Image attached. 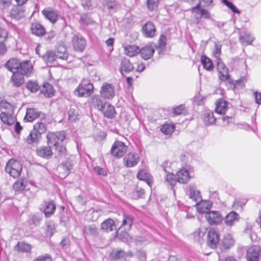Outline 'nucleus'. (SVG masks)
Masks as SVG:
<instances>
[{
	"label": "nucleus",
	"instance_id": "nucleus-1",
	"mask_svg": "<svg viewBox=\"0 0 261 261\" xmlns=\"http://www.w3.org/2000/svg\"><path fill=\"white\" fill-rule=\"evenodd\" d=\"M0 108L3 110L0 114V118L7 125H12L16 120L14 115V107L7 101L0 102Z\"/></svg>",
	"mask_w": 261,
	"mask_h": 261
},
{
	"label": "nucleus",
	"instance_id": "nucleus-2",
	"mask_svg": "<svg viewBox=\"0 0 261 261\" xmlns=\"http://www.w3.org/2000/svg\"><path fill=\"white\" fill-rule=\"evenodd\" d=\"M94 92L93 84L89 80L83 79L78 87L75 89L74 94L79 97L90 96Z\"/></svg>",
	"mask_w": 261,
	"mask_h": 261
},
{
	"label": "nucleus",
	"instance_id": "nucleus-3",
	"mask_svg": "<svg viewBox=\"0 0 261 261\" xmlns=\"http://www.w3.org/2000/svg\"><path fill=\"white\" fill-rule=\"evenodd\" d=\"M22 167L19 162L11 159L7 162L5 171L14 178L18 177L21 173Z\"/></svg>",
	"mask_w": 261,
	"mask_h": 261
},
{
	"label": "nucleus",
	"instance_id": "nucleus-4",
	"mask_svg": "<svg viewBox=\"0 0 261 261\" xmlns=\"http://www.w3.org/2000/svg\"><path fill=\"white\" fill-rule=\"evenodd\" d=\"M66 137L65 132L64 130L50 132L46 136L47 143L50 146H56L62 143Z\"/></svg>",
	"mask_w": 261,
	"mask_h": 261
},
{
	"label": "nucleus",
	"instance_id": "nucleus-5",
	"mask_svg": "<svg viewBox=\"0 0 261 261\" xmlns=\"http://www.w3.org/2000/svg\"><path fill=\"white\" fill-rule=\"evenodd\" d=\"M127 148V146L123 142L116 141L112 146L111 152L114 156L120 158L126 153Z\"/></svg>",
	"mask_w": 261,
	"mask_h": 261
},
{
	"label": "nucleus",
	"instance_id": "nucleus-6",
	"mask_svg": "<svg viewBox=\"0 0 261 261\" xmlns=\"http://www.w3.org/2000/svg\"><path fill=\"white\" fill-rule=\"evenodd\" d=\"M73 168L72 161L66 159L63 161L58 166V170L60 176L62 178L66 177L70 172Z\"/></svg>",
	"mask_w": 261,
	"mask_h": 261
},
{
	"label": "nucleus",
	"instance_id": "nucleus-7",
	"mask_svg": "<svg viewBox=\"0 0 261 261\" xmlns=\"http://www.w3.org/2000/svg\"><path fill=\"white\" fill-rule=\"evenodd\" d=\"M261 247L257 245H253L249 247L246 254L247 261H259V257L261 255Z\"/></svg>",
	"mask_w": 261,
	"mask_h": 261
},
{
	"label": "nucleus",
	"instance_id": "nucleus-8",
	"mask_svg": "<svg viewBox=\"0 0 261 261\" xmlns=\"http://www.w3.org/2000/svg\"><path fill=\"white\" fill-rule=\"evenodd\" d=\"M38 118H40L41 119H45L46 116L45 114L38 111L36 109H27L26 114L24 118V120L27 122H32Z\"/></svg>",
	"mask_w": 261,
	"mask_h": 261
},
{
	"label": "nucleus",
	"instance_id": "nucleus-9",
	"mask_svg": "<svg viewBox=\"0 0 261 261\" xmlns=\"http://www.w3.org/2000/svg\"><path fill=\"white\" fill-rule=\"evenodd\" d=\"M100 94L106 99H111L115 95V88L111 84L104 83L101 87Z\"/></svg>",
	"mask_w": 261,
	"mask_h": 261
},
{
	"label": "nucleus",
	"instance_id": "nucleus-10",
	"mask_svg": "<svg viewBox=\"0 0 261 261\" xmlns=\"http://www.w3.org/2000/svg\"><path fill=\"white\" fill-rule=\"evenodd\" d=\"M205 218L210 225H217L223 220V216L218 211H210L205 215Z\"/></svg>",
	"mask_w": 261,
	"mask_h": 261
},
{
	"label": "nucleus",
	"instance_id": "nucleus-11",
	"mask_svg": "<svg viewBox=\"0 0 261 261\" xmlns=\"http://www.w3.org/2000/svg\"><path fill=\"white\" fill-rule=\"evenodd\" d=\"M140 50L139 53L141 58L145 60H147L153 57L155 51V47L153 44H147L140 49Z\"/></svg>",
	"mask_w": 261,
	"mask_h": 261
},
{
	"label": "nucleus",
	"instance_id": "nucleus-12",
	"mask_svg": "<svg viewBox=\"0 0 261 261\" xmlns=\"http://www.w3.org/2000/svg\"><path fill=\"white\" fill-rule=\"evenodd\" d=\"M89 103L91 108L101 111L103 109V107L106 106L107 102L102 100L101 96L94 95L89 100Z\"/></svg>",
	"mask_w": 261,
	"mask_h": 261
},
{
	"label": "nucleus",
	"instance_id": "nucleus-13",
	"mask_svg": "<svg viewBox=\"0 0 261 261\" xmlns=\"http://www.w3.org/2000/svg\"><path fill=\"white\" fill-rule=\"evenodd\" d=\"M139 161V156L136 152H129L123 158L124 165L127 168L135 166Z\"/></svg>",
	"mask_w": 261,
	"mask_h": 261
},
{
	"label": "nucleus",
	"instance_id": "nucleus-14",
	"mask_svg": "<svg viewBox=\"0 0 261 261\" xmlns=\"http://www.w3.org/2000/svg\"><path fill=\"white\" fill-rule=\"evenodd\" d=\"M72 46L77 52H83L86 46V41L82 37L75 35L72 38Z\"/></svg>",
	"mask_w": 261,
	"mask_h": 261
},
{
	"label": "nucleus",
	"instance_id": "nucleus-15",
	"mask_svg": "<svg viewBox=\"0 0 261 261\" xmlns=\"http://www.w3.org/2000/svg\"><path fill=\"white\" fill-rule=\"evenodd\" d=\"M220 238L219 234L214 229H211L208 232L207 234V242L208 246L211 248L216 247L217 244L219 243Z\"/></svg>",
	"mask_w": 261,
	"mask_h": 261
},
{
	"label": "nucleus",
	"instance_id": "nucleus-16",
	"mask_svg": "<svg viewBox=\"0 0 261 261\" xmlns=\"http://www.w3.org/2000/svg\"><path fill=\"white\" fill-rule=\"evenodd\" d=\"M109 257L112 261H123L126 259L125 252L120 248L113 249Z\"/></svg>",
	"mask_w": 261,
	"mask_h": 261
},
{
	"label": "nucleus",
	"instance_id": "nucleus-17",
	"mask_svg": "<svg viewBox=\"0 0 261 261\" xmlns=\"http://www.w3.org/2000/svg\"><path fill=\"white\" fill-rule=\"evenodd\" d=\"M155 31V27L154 24L150 21L147 22L142 28V33L145 37L151 38L153 37Z\"/></svg>",
	"mask_w": 261,
	"mask_h": 261
},
{
	"label": "nucleus",
	"instance_id": "nucleus-18",
	"mask_svg": "<svg viewBox=\"0 0 261 261\" xmlns=\"http://www.w3.org/2000/svg\"><path fill=\"white\" fill-rule=\"evenodd\" d=\"M134 70V66L132 63L130 62L129 59L126 58H123L120 62L119 71L121 74L123 72L128 73Z\"/></svg>",
	"mask_w": 261,
	"mask_h": 261
},
{
	"label": "nucleus",
	"instance_id": "nucleus-19",
	"mask_svg": "<svg viewBox=\"0 0 261 261\" xmlns=\"http://www.w3.org/2000/svg\"><path fill=\"white\" fill-rule=\"evenodd\" d=\"M10 82L14 87H19L24 82V75L19 71H15L10 79Z\"/></svg>",
	"mask_w": 261,
	"mask_h": 261
},
{
	"label": "nucleus",
	"instance_id": "nucleus-20",
	"mask_svg": "<svg viewBox=\"0 0 261 261\" xmlns=\"http://www.w3.org/2000/svg\"><path fill=\"white\" fill-rule=\"evenodd\" d=\"M43 207V213L45 217H50L54 214L56 205L54 200L45 201Z\"/></svg>",
	"mask_w": 261,
	"mask_h": 261
},
{
	"label": "nucleus",
	"instance_id": "nucleus-21",
	"mask_svg": "<svg viewBox=\"0 0 261 261\" xmlns=\"http://www.w3.org/2000/svg\"><path fill=\"white\" fill-rule=\"evenodd\" d=\"M177 182L181 184L187 183L191 177L188 169L185 168L179 170L176 173Z\"/></svg>",
	"mask_w": 261,
	"mask_h": 261
},
{
	"label": "nucleus",
	"instance_id": "nucleus-22",
	"mask_svg": "<svg viewBox=\"0 0 261 261\" xmlns=\"http://www.w3.org/2000/svg\"><path fill=\"white\" fill-rule=\"evenodd\" d=\"M43 15L53 23H55L58 19L57 13L50 8H47L42 11Z\"/></svg>",
	"mask_w": 261,
	"mask_h": 261
},
{
	"label": "nucleus",
	"instance_id": "nucleus-23",
	"mask_svg": "<svg viewBox=\"0 0 261 261\" xmlns=\"http://www.w3.org/2000/svg\"><path fill=\"white\" fill-rule=\"evenodd\" d=\"M239 219V215L234 211H231L226 215L224 220L227 226H231L236 222H238Z\"/></svg>",
	"mask_w": 261,
	"mask_h": 261
},
{
	"label": "nucleus",
	"instance_id": "nucleus-24",
	"mask_svg": "<svg viewBox=\"0 0 261 261\" xmlns=\"http://www.w3.org/2000/svg\"><path fill=\"white\" fill-rule=\"evenodd\" d=\"M20 61L16 58H11L5 64V67L10 71L14 73L15 71H19Z\"/></svg>",
	"mask_w": 261,
	"mask_h": 261
},
{
	"label": "nucleus",
	"instance_id": "nucleus-25",
	"mask_svg": "<svg viewBox=\"0 0 261 261\" xmlns=\"http://www.w3.org/2000/svg\"><path fill=\"white\" fill-rule=\"evenodd\" d=\"M31 31L33 34L38 37H41L45 35L46 33V31L44 27L38 22L32 23Z\"/></svg>",
	"mask_w": 261,
	"mask_h": 261
},
{
	"label": "nucleus",
	"instance_id": "nucleus-26",
	"mask_svg": "<svg viewBox=\"0 0 261 261\" xmlns=\"http://www.w3.org/2000/svg\"><path fill=\"white\" fill-rule=\"evenodd\" d=\"M137 177L140 180L145 181L150 187H151L153 183L152 177L145 170H141L139 171L137 173Z\"/></svg>",
	"mask_w": 261,
	"mask_h": 261
},
{
	"label": "nucleus",
	"instance_id": "nucleus-27",
	"mask_svg": "<svg viewBox=\"0 0 261 261\" xmlns=\"http://www.w3.org/2000/svg\"><path fill=\"white\" fill-rule=\"evenodd\" d=\"M134 217L129 214H123L122 224L119 229L123 228L125 230H129L134 221Z\"/></svg>",
	"mask_w": 261,
	"mask_h": 261
},
{
	"label": "nucleus",
	"instance_id": "nucleus-28",
	"mask_svg": "<svg viewBox=\"0 0 261 261\" xmlns=\"http://www.w3.org/2000/svg\"><path fill=\"white\" fill-rule=\"evenodd\" d=\"M10 15L12 18L20 20L24 17V9L21 6H15L13 8Z\"/></svg>",
	"mask_w": 261,
	"mask_h": 261
},
{
	"label": "nucleus",
	"instance_id": "nucleus-29",
	"mask_svg": "<svg viewBox=\"0 0 261 261\" xmlns=\"http://www.w3.org/2000/svg\"><path fill=\"white\" fill-rule=\"evenodd\" d=\"M33 66L30 61H23L20 63L19 72L23 75H28L32 72Z\"/></svg>",
	"mask_w": 261,
	"mask_h": 261
},
{
	"label": "nucleus",
	"instance_id": "nucleus-30",
	"mask_svg": "<svg viewBox=\"0 0 261 261\" xmlns=\"http://www.w3.org/2000/svg\"><path fill=\"white\" fill-rule=\"evenodd\" d=\"M196 205L198 212L201 214H205V215L210 212L212 206V204L208 201L202 199L196 202Z\"/></svg>",
	"mask_w": 261,
	"mask_h": 261
},
{
	"label": "nucleus",
	"instance_id": "nucleus-31",
	"mask_svg": "<svg viewBox=\"0 0 261 261\" xmlns=\"http://www.w3.org/2000/svg\"><path fill=\"white\" fill-rule=\"evenodd\" d=\"M189 197L196 202L201 200V196L200 192L198 190L194 185L189 186Z\"/></svg>",
	"mask_w": 261,
	"mask_h": 261
},
{
	"label": "nucleus",
	"instance_id": "nucleus-32",
	"mask_svg": "<svg viewBox=\"0 0 261 261\" xmlns=\"http://www.w3.org/2000/svg\"><path fill=\"white\" fill-rule=\"evenodd\" d=\"M41 139V137L39 135L32 130L25 138V142L29 145L38 144Z\"/></svg>",
	"mask_w": 261,
	"mask_h": 261
},
{
	"label": "nucleus",
	"instance_id": "nucleus-33",
	"mask_svg": "<svg viewBox=\"0 0 261 261\" xmlns=\"http://www.w3.org/2000/svg\"><path fill=\"white\" fill-rule=\"evenodd\" d=\"M227 110V102L222 98L216 102L215 112L219 114H224Z\"/></svg>",
	"mask_w": 261,
	"mask_h": 261
},
{
	"label": "nucleus",
	"instance_id": "nucleus-34",
	"mask_svg": "<svg viewBox=\"0 0 261 261\" xmlns=\"http://www.w3.org/2000/svg\"><path fill=\"white\" fill-rule=\"evenodd\" d=\"M100 228L101 230L107 232L112 231L116 229L114 220L110 218L105 220L101 224Z\"/></svg>",
	"mask_w": 261,
	"mask_h": 261
},
{
	"label": "nucleus",
	"instance_id": "nucleus-35",
	"mask_svg": "<svg viewBox=\"0 0 261 261\" xmlns=\"http://www.w3.org/2000/svg\"><path fill=\"white\" fill-rule=\"evenodd\" d=\"M37 152L39 156L45 159L50 158L53 154L50 145L49 146H43L37 149Z\"/></svg>",
	"mask_w": 261,
	"mask_h": 261
},
{
	"label": "nucleus",
	"instance_id": "nucleus-36",
	"mask_svg": "<svg viewBox=\"0 0 261 261\" xmlns=\"http://www.w3.org/2000/svg\"><path fill=\"white\" fill-rule=\"evenodd\" d=\"M83 232L85 234L91 235L94 237L97 236L99 233L98 228L94 224L84 226Z\"/></svg>",
	"mask_w": 261,
	"mask_h": 261
},
{
	"label": "nucleus",
	"instance_id": "nucleus-37",
	"mask_svg": "<svg viewBox=\"0 0 261 261\" xmlns=\"http://www.w3.org/2000/svg\"><path fill=\"white\" fill-rule=\"evenodd\" d=\"M104 116L109 118H114L115 114V110L114 107L110 103H107L103 109L101 110Z\"/></svg>",
	"mask_w": 261,
	"mask_h": 261
},
{
	"label": "nucleus",
	"instance_id": "nucleus-38",
	"mask_svg": "<svg viewBox=\"0 0 261 261\" xmlns=\"http://www.w3.org/2000/svg\"><path fill=\"white\" fill-rule=\"evenodd\" d=\"M140 51V48L135 45H126L124 47L125 54L130 57L136 56Z\"/></svg>",
	"mask_w": 261,
	"mask_h": 261
},
{
	"label": "nucleus",
	"instance_id": "nucleus-39",
	"mask_svg": "<svg viewBox=\"0 0 261 261\" xmlns=\"http://www.w3.org/2000/svg\"><path fill=\"white\" fill-rule=\"evenodd\" d=\"M42 58L46 64H51L58 59L56 53L49 50L42 56Z\"/></svg>",
	"mask_w": 261,
	"mask_h": 261
},
{
	"label": "nucleus",
	"instance_id": "nucleus-40",
	"mask_svg": "<svg viewBox=\"0 0 261 261\" xmlns=\"http://www.w3.org/2000/svg\"><path fill=\"white\" fill-rule=\"evenodd\" d=\"M41 92L46 97H50L54 95V90L53 86L46 83L43 85L42 88L41 90Z\"/></svg>",
	"mask_w": 261,
	"mask_h": 261
},
{
	"label": "nucleus",
	"instance_id": "nucleus-41",
	"mask_svg": "<svg viewBox=\"0 0 261 261\" xmlns=\"http://www.w3.org/2000/svg\"><path fill=\"white\" fill-rule=\"evenodd\" d=\"M165 181L166 182L167 185L170 186L171 189H173L176 182H177V176L172 173L168 172L166 175Z\"/></svg>",
	"mask_w": 261,
	"mask_h": 261
},
{
	"label": "nucleus",
	"instance_id": "nucleus-42",
	"mask_svg": "<svg viewBox=\"0 0 261 261\" xmlns=\"http://www.w3.org/2000/svg\"><path fill=\"white\" fill-rule=\"evenodd\" d=\"M32 249L31 246L23 242H18L14 249L19 252H28Z\"/></svg>",
	"mask_w": 261,
	"mask_h": 261
},
{
	"label": "nucleus",
	"instance_id": "nucleus-43",
	"mask_svg": "<svg viewBox=\"0 0 261 261\" xmlns=\"http://www.w3.org/2000/svg\"><path fill=\"white\" fill-rule=\"evenodd\" d=\"M201 62L203 66V68L208 70L212 71L214 68L213 64L212 61L208 58L206 56L202 55L201 57Z\"/></svg>",
	"mask_w": 261,
	"mask_h": 261
},
{
	"label": "nucleus",
	"instance_id": "nucleus-44",
	"mask_svg": "<svg viewBox=\"0 0 261 261\" xmlns=\"http://www.w3.org/2000/svg\"><path fill=\"white\" fill-rule=\"evenodd\" d=\"M33 130L41 137L42 134L46 131V126L44 123L37 122L34 124Z\"/></svg>",
	"mask_w": 261,
	"mask_h": 261
},
{
	"label": "nucleus",
	"instance_id": "nucleus-45",
	"mask_svg": "<svg viewBox=\"0 0 261 261\" xmlns=\"http://www.w3.org/2000/svg\"><path fill=\"white\" fill-rule=\"evenodd\" d=\"M216 118L214 116L213 112L206 111L204 115L203 120L205 125H211L214 124L216 121Z\"/></svg>",
	"mask_w": 261,
	"mask_h": 261
},
{
	"label": "nucleus",
	"instance_id": "nucleus-46",
	"mask_svg": "<svg viewBox=\"0 0 261 261\" xmlns=\"http://www.w3.org/2000/svg\"><path fill=\"white\" fill-rule=\"evenodd\" d=\"M26 88L32 93H36L39 90L40 86L37 82L29 80L27 82Z\"/></svg>",
	"mask_w": 261,
	"mask_h": 261
},
{
	"label": "nucleus",
	"instance_id": "nucleus-47",
	"mask_svg": "<svg viewBox=\"0 0 261 261\" xmlns=\"http://www.w3.org/2000/svg\"><path fill=\"white\" fill-rule=\"evenodd\" d=\"M234 243V240L231 236L228 235L225 236L222 241L221 246L222 249H227L230 248Z\"/></svg>",
	"mask_w": 261,
	"mask_h": 261
},
{
	"label": "nucleus",
	"instance_id": "nucleus-48",
	"mask_svg": "<svg viewBox=\"0 0 261 261\" xmlns=\"http://www.w3.org/2000/svg\"><path fill=\"white\" fill-rule=\"evenodd\" d=\"M56 55L58 59L62 60H66L68 56L66 48L63 46H60L57 48Z\"/></svg>",
	"mask_w": 261,
	"mask_h": 261
},
{
	"label": "nucleus",
	"instance_id": "nucleus-49",
	"mask_svg": "<svg viewBox=\"0 0 261 261\" xmlns=\"http://www.w3.org/2000/svg\"><path fill=\"white\" fill-rule=\"evenodd\" d=\"M239 40L241 43L243 44L245 43L247 44H250L253 42L254 38L250 36L249 34L245 33L240 36Z\"/></svg>",
	"mask_w": 261,
	"mask_h": 261
},
{
	"label": "nucleus",
	"instance_id": "nucleus-50",
	"mask_svg": "<svg viewBox=\"0 0 261 261\" xmlns=\"http://www.w3.org/2000/svg\"><path fill=\"white\" fill-rule=\"evenodd\" d=\"M222 3L230 9L234 13L240 14V11L236 8L232 3L228 0H221Z\"/></svg>",
	"mask_w": 261,
	"mask_h": 261
},
{
	"label": "nucleus",
	"instance_id": "nucleus-51",
	"mask_svg": "<svg viewBox=\"0 0 261 261\" xmlns=\"http://www.w3.org/2000/svg\"><path fill=\"white\" fill-rule=\"evenodd\" d=\"M105 6L109 10H114L117 8L118 3L115 0H105Z\"/></svg>",
	"mask_w": 261,
	"mask_h": 261
},
{
	"label": "nucleus",
	"instance_id": "nucleus-52",
	"mask_svg": "<svg viewBox=\"0 0 261 261\" xmlns=\"http://www.w3.org/2000/svg\"><path fill=\"white\" fill-rule=\"evenodd\" d=\"M161 131L166 135H169L173 132L174 127L171 124H164L162 125Z\"/></svg>",
	"mask_w": 261,
	"mask_h": 261
},
{
	"label": "nucleus",
	"instance_id": "nucleus-53",
	"mask_svg": "<svg viewBox=\"0 0 261 261\" xmlns=\"http://www.w3.org/2000/svg\"><path fill=\"white\" fill-rule=\"evenodd\" d=\"M80 20L82 23L86 25L91 24L93 22L89 15L86 13L81 15Z\"/></svg>",
	"mask_w": 261,
	"mask_h": 261
},
{
	"label": "nucleus",
	"instance_id": "nucleus-54",
	"mask_svg": "<svg viewBox=\"0 0 261 261\" xmlns=\"http://www.w3.org/2000/svg\"><path fill=\"white\" fill-rule=\"evenodd\" d=\"M159 5V0H147V6L148 9L150 11H153Z\"/></svg>",
	"mask_w": 261,
	"mask_h": 261
},
{
	"label": "nucleus",
	"instance_id": "nucleus-55",
	"mask_svg": "<svg viewBox=\"0 0 261 261\" xmlns=\"http://www.w3.org/2000/svg\"><path fill=\"white\" fill-rule=\"evenodd\" d=\"M25 185L22 180H17L14 182L13 187L15 191H22L25 188Z\"/></svg>",
	"mask_w": 261,
	"mask_h": 261
},
{
	"label": "nucleus",
	"instance_id": "nucleus-56",
	"mask_svg": "<svg viewBox=\"0 0 261 261\" xmlns=\"http://www.w3.org/2000/svg\"><path fill=\"white\" fill-rule=\"evenodd\" d=\"M82 5L85 10H92L93 8V2L92 0H86Z\"/></svg>",
	"mask_w": 261,
	"mask_h": 261
},
{
	"label": "nucleus",
	"instance_id": "nucleus-57",
	"mask_svg": "<svg viewBox=\"0 0 261 261\" xmlns=\"http://www.w3.org/2000/svg\"><path fill=\"white\" fill-rule=\"evenodd\" d=\"M219 79L222 81H226L229 78L228 70H223L219 72Z\"/></svg>",
	"mask_w": 261,
	"mask_h": 261
},
{
	"label": "nucleus",
	"instance_id": "nucleus-58",
	"mask_svg": "<svg viewBox=\"0 0 261 261\" xmlns=\"http://www.w3.org/2000/svg\"><path fill=\"white\" fill-rule=\"evenodd\" d=\"M221 47L222 45L216 43L215 45L213 54L215 57H216L217 59H220L219 57L221 54Z\"/></svg>",
	"mask_w": 261,
	"mask_h": 261
},
{
	"label": "nucleus",
	"instance_id": "nucleus-59",
	"mask_svg": "<svg viewBox=\"0 0 261 261\" xmlns=\"http://www.w3.org/2000/svg\"><path fill=\"white\" fill-rule=\"evenodd\" d=\"M217 69L218 72L223 70H228L223 63V62L221 61V59H217Z\"/></svg>",
	"mask_w": 261,
	"mask_h": 261
},
{
	"label": "nucleus",
	"instance_id": "nucleus-60",
	"mask_svg": "<svg viewBox=\"0 0 261 261\" xmlns=\"http://www.w3.org/2000/svg\"><path fill=\"white\" fill-rule=\"evenodd\" d=\"M54 146L56 147V151L60 155H64L65 154L66 148L64 146L59 144V145Z\"/></svg>",
	"mask_w": 261,
	"mask_h": 261
},
{
	"label": "nucleus",
	"instance_id": "nucleus-61",
	"mask_svg": "<svg viewBox=\"0 0 261 261\" xmlns=\"http://www.w3.org/2000/svg\"><path fill=\"white\" fill-rule=\"evenodd\" d=\"M136 256L140 261H146V253L144 251H137L136 252Z\"/></svg>",
	"mask_w": 261,
	"mask_h": 261
},
{
	"label": "nucleus",
	"instance_id": "nucleus-62",
	"mask_svg": "<svg viewBox=\"0 0 261 261\" xmlns=\"http://www.w3.org/2000/svg\"><path fill=\"white\" fill-rule=\"evenodd\" d=\"M185 106L182 105L178 106L176 107L173 108V113L175 115H178L182 113V111L185 110Z\"/></svg>",
	"mask_w": 261,
	"mask_h": 261
},
{
	"label": "nucleus",
	"instance_id": "nucleus-63",
	"mask_svg": "<svg viewBox=\"0 0 261 261\" xmlns=\"http://www.w3.org/2000/svg\"><path fill=\"white\" fill-rule=\"evenodd\" d=\"M34 261H52V259L50 255L46 254L44 255L38 256Z\"/></svg>",
	"mask_w": 261,
	"mask_h": 261
},
{
	"label": "nucleus",
	"instance_id": "nucleus-64",
	"mask_svg": "<svg viewBox=\"0 0 261 261\" xmlns=\"http://www.w3.org/2000/svg\"><path fill=\"white\" fill-rule=\"evenodd\" d=\"M69 119L71 121H74L77 118V114L75 113V110L70 109L68 111Z\"/></svg>",
	"mask_w": 261,
	"mask_h": 261
}]
</instances>
